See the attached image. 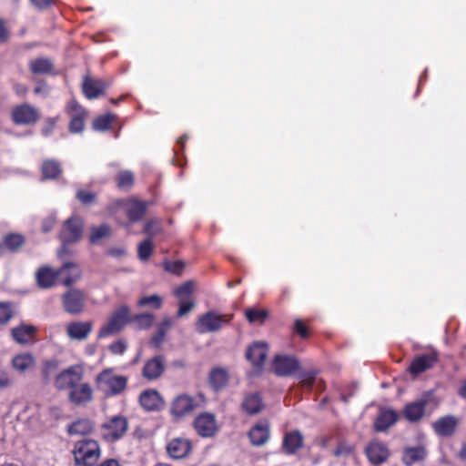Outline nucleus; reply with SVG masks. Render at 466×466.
I'll return each instance as SVG.
<instances>
[{"instance_id": "1", "label": "nucleus", "mask_w": 466, "mask_h": 466, "mask_svg": "<svg viewBox=\"0 0 466 466\" xmlns=\"http://www.w3.org/2000/svg\"><path fill=\"white\" fill-rule=\"evenodd\" d=\"M74 456L78 466H94L99 456L98 443L91 439L78 441L74 447Z\"/></svg>"}, {"instance_id": "2", "label": "nucleus", "mask_w": 466, "mask_h": 466, "mask_svg": "<svg viewBox=\"0 0 466 466\" xmlns=\"http://www.w3.org/2000/svg\"><path fill=\"white\" fill-rule=\"evenodd\" d=\"M232 316L219 315L214 311H208L200 315L196 321V330L200 333L218 331L224 325L229 323Z\"/></svg>"}, {"instance_id": "3", "label": "nucleus", "mask_w": 466, "mask_h": 466, "mask_svg": "<svg viewBox=\"0 0 466 466\" xmlns=\"http://www.w3.org/2000/svg\"><path fill=\"white\" fill-rule=\"evenodd\" d=\"M130 321V310L127 306L116 309L108 321L100 329L99 337H107L119 332Z\"/></svg>"}, {"instance_id": "4", "label": "nucleus", "mask_w": 466, "mask_h": 466, "mask_svg": "<svg viewBox=\"0 0 466 466\" xmlns=\"http://www.w3.org/2000/svg\"><path fill=\"white\" fill-rule=\"evenodd\" d=\"M65 311L72 315L80 314L86 306L85 293L78 289H71L62 295Z\"/></svg>"}, {"instance_id": "5", "label": "nucleus", "mask_w": 466, "mask_h": 466, "mask_svg": "<svg viewBox=\"0 0 466 466\" xmlns=\"http://www.w3.org/2000/svg\"><path fill=\"white\" fill-rule=\"evenodd\" d=\"M128 428L127 420L123 416H115L102 428V436L108 441H115L124 436Z\"/></svg>"}, {"instance_id": "6", "label": "nucleus", "mask_w": 466, "mask_h": 466, "mask_svg": "<svg viewBox=\"0 0 466 466\" xmlns=\"http://www.w3.org/2000/svg\"><path fill=\"white\" fill-rule=\"evenodd\" d=\"M68 398L76 405H82L92 398V389L83 380H68Z\"/></svg>"}, {"instance_id": "7", "label": "nucleus", "mask_w": 466, "mask_h": 466, "mask_svg": "<svg viewBox=\"0 0 466 466\" xmlns=\"http://www.w3.org/2000/svg\"><path fill=\"white\" fill-rule=\"evenodd\" d=\"M272 369L277 376H291L299 369V362L294 356L279 354L274 357Z\"/></svg>"}, {"instance_id": "8", "label": "nucleus", "mask_w": 466, "mask_h": 466, "mask_svg": "<svg viewBox=\"0 0 466 466\" xmlns=\"http://www.w3.org/2000/svg\"><path fill=\"white\" fill-rule=\"evenodd\" d=\"M39 117V111L28 104L19 105L12 111V119L17 125H31L35 123Z\"/></svg>"}, {"instance_id": "9", "label": "nucleus", "mask_w": 466, "mask_h": 466, "mask_svg": "<svg viewBox=\"0 0 466 466\" xmlns=\"http://www.w3.org/2000/svg\"><path fill=\"white\" fill-rule=\"evenodd\" d=\"M438 360V354L431 350L425 354L416 356L411 361L409 370L413 376H418L433 367Z\"/></svg>"}, {"instance_id": "10", "label": "nucleus", "mask_w": 466, "mask_h": 466, "mask_svg": "<svg viewBox=\"0 0 466 466\" xmlns=\"http://www.w3.org/2000/svg\"><path fill=\"white\" fill-rule=\"evenodd\" d=\"M365 453L369 461L375 465L384 463L390 455V451L386 443L379 441H370L365 449Z\"/></svg>"}, {"instance_id": "11", "label": "nucleus", "mask_w": 466, "mask_h": 466, "mask_svg": "<svg viewBox=\"0 0 466 466\" xmlns=\"http://www.w3.org/2000/svg\"><path fill=\"white\" fill-rule=\"evenodd\" d=\"M83 222L81 218L73 217L68 218L62 228L60 233L61 240L64 243L76 242L80 239L82 236Z\"/></svg>"}, {"instance_id": "12", "label": "nucleus", "mask_w": 466, "mask_h": 466, "mask_svg": "<svg viewBox=\"0 0 466 466\" xmlns=\"http://www.w3.org/2000/svg\"><path fill=\"white\" fill-rule=\"evenodd\" d=\"M268 351V348L267 343L255 341L247 349L246 358L257 370H261L265 363Z\"/></svg>"}, {"instance_id": "13", "label": "nucleus", "mask_w": 466, "mask_h": 466, "mask_svg": "<svg viewBox=\"0 0 466 466\" xmlns=\"http://www.w3.org/2000/svg\"><path fill=\"white\" fill-rule=\"evenodd\" d=\"M194 427L197 432L205 438L213 436L218 431L216 418L208 412L198 415L194 420Z\"/></svg>"}, {"instance_id": "14", "label": "nucleus", "mask_w": 466, "mask_h": 466, "mask_svg": "<svg viewBox=\"0 0 466 466\" xmlns=\"http://www.w3.org/2000/svg\"><path fill=\"white\" fill-rule=\"evenodd\" d=\"M399 420V414L391 410L381 408L374 422V430L378 432H385Z\"/></svg>"}, {"instance_id": "15", "label": "nucleus", "mask_w": 466, "mask_h": 466, "mask_svg": "<svg viewBox=\"0 0 466 466\" xmlns=\"http://www.w3.org/2000/svg\"><path fill=\"white\" fill-rule=\"evenodd\" d=\"M12 338L19 344H29L35 340L36 328L29 324H21L11 329Z\"/></svg>"}, {"instance_id": "16", "label": "nucleus", "mask_w": 466, "mask_h": 466, "mask_svg": "<svg viewBox=\"0 0 466 466\" xmlns=\"http://www.w3.org/2000/svg\"><path fill=\"white\" fill-rule=\"evenodd\" d=\"M458 419L454 416L448 415L435 420L432 424L435 432L441 437H450L456 430Z\"/></svg>"}, {"instance_id": "17", "label": "nucleus", "mask_w": 466, "mask_h": 466, "mask_svg": "<svg viewBox=\"0 0 466 466\" xmlns=\"http://www.w3.org/2000/svg\"><path fill=\"white\" fill-rule=\"evenodd\" d=\"M68 111L71 116V121L69 124L70 132H81L84 129V120L86 116V112L76 102H71L68 105Z\"/></svg>"}, {"instance_id": "18", "label": "nucleus", "mask_w": 466, "mask_h": 466, "mask_svg": "<svg viewBox=\"0 0 466 466\" xmlns=\"http://www.w3.org/2000/svg\"><path fill=\"white\" fill-rule=\"evenodd\" d=\"M195 407V401L191 397L181 395L173 401L171 412L175 417L181 418L190 413Z\"/></svg>"}, {"instance_id": "19", "label": "nucleus", "mask_w": 466, "mask_h": 466, "mask_svg": "<svg viewBox=\"0 0 466 466\" xmlns=\"http://www.w3.org/2000/svg\"><path fill=\"white\" fill-rule=\"evenodd\" d=\"M303 436L299 431L285 434L282 441V451L289 455L295 454L303 445Z\"/></svg>"}, {"instance_id": "20", "label": "nucleus", "mask_w": 466, "mask_h": 466, "mask_svg": "<svg viewBox=\"0 0 466 466\" xmlns=\"http://www.w3.org/2000/svg\"><path fill=\"white\" fill-rule=\"evenodd\" d=\"M92 330V325L88 321H74L67 325L66 334L71 339L84 340Z\"/></svg>"}, {"instance_id": "21", "label": "nucleus", "mask_w": 466, "mask_h": 466, "mask_svg": "<svg viewBox=\"0 0 466 466\" xmlns=\"http://www.w3.org/2000/svg\"><path fill=\"white\" fill-rule=\"evenodd\" d=\"M107 85L100 79H94L89 76H86L83 81L82 89L85 96L89 98H96L104 93L106 89Z\"/></svg>"}, {"instance_id": "22", "label": "nucleus", "mask_w": 466, "mask_h": 466, "mask_svg": "<svg viewBox=\"0 0 466 466\" xmlns=\"http://www.w3.org/2000/svg\"><path fill=\"white\" fill-rule=\"evenodd\" d=\"M248 437L250 442L254 446H262L269 439V425L268 422L258 423L253 426L249 432Z\"/></svg>"}, {"instance_id": "23", "label": "nucleus", "mask_w": 466, "mask_h": 466, "mask_svg": "<svg viewBox=\"0 0 466 466\" xmlns=\"http://www.w3.org/2000/svg\"><path fill=\"white\" fill-rule=\"evenodd\" d=\"M122 208L131 222L140 220L146 212V204L142 201L129 199L123 203Z\"/></svg>"}, {"instance_id": "24", "label": "nucleus", "mask_w": 466, "mask_h": 466, "mask_svg": "<svg viewBox=\"0 0 466 466\" xmlns=\"http://www.w3.org/2000/svg\"><path fill=\"white\" fill-rule=\"evenodd\" d=\"M62 284L69 287L76 283L81 278L79 267L74 263H66L59 269Z\"/></svg>"}, {"instance_id": "25", "label": "nucleus", "mask_w": 466, "mask_h": 466, "mask_svg": "<svg viewBox=\"0 0 466 466\" xmlns=\"http://www.w3.org/2000/svg\"><path fill=\"white\" fill-rule=\"evenodd\" d=\"M59 277V270H55L49 267H42L35 273L37 285L42 289H49L55 285Z\"/></svg>"}, {"instance_id": "26", "label": "nucleus", "mask_w": 466, "mask_h": 466, "mask_svg": "<svg viewBox=\"0 0 466 466\" xmlns=\"http://www.w3.org/2000/svg\"><path fill=\"white\" fill-rule=\"evenodd\" d=\"M167 451L170 457L181 459L189 452L190 443L186 439L177 438L167 444Z\"/></svg>"}, {"instance_id": "27", "label": "nucleus", "mask_w": 466, "mask_h": 466, "mask_svg": "<svg viewBox=\"0 0 466 466\" xmlns=\"http://www.w3.org/2000/svg\"><path fill=\"white\" fill-rule=\"evenodd\" d=\"M141 406L147 410H158L162 404V399L157 391L153 390H144L139 396Z\"/></svg>"}, {"instance_id": "28", "label": "nucleus", "mask_w": 466, "mask_h": 466, "mask_svg": "<svg viewBox=\"0 0 466 466\" xmlns=\"http://www.w3.org/2000/svg\"><path fill=\"white\" fill-rule=\"evenodd\" d=\"M426 456L427 451L424 447H410L404 450L402 461L407 466H412L422 461Z\"/></svg>"}, {"instance_id": "29", "label": "nucleus", "mask_w": 466, "mask_h": 466, "mask_svg": "<svg viewBox=\"0 0 466 466\" xmlns=\"http://www.w3.org/2000/svg\"><path fill=\"white\" fill-rule=\"evenodd\" d=\"M425 405V400H419L407 404L403 410L404 417L410 422L419 421L424 415Z\"/></svg>"}, {"instance_id": "30", "label": "nucleus", "mask_w": 466, "mask_h": 466, "mask_svg": "<svg viewBox=\"0 0 466 466\" xmlns=\"http://www.w3.org/2000/svg\"><path fill=\"white\" fill-rule=\"evenodd\" d=\"M98 388L105 397H112L121 393L126 388L127 380H97Z\"/></svg>"}, {"instance_id": "31", "label": "nucleus", "mask_w": 466, "mask_h": 466, "mask_svg": "<svg viewBox=\"0 0 466 466\" xmlns=\"http://www.w3.org/2000/svg\"><path fill=\"white\" fill-rule=\"evenodd\" d=\"M263 402L258 393L247 395L242 402L243 410L249 415L260 412L263 409Z\"/></svg>"}, {"instance_id": "32", "label": "nucleus", "mask_w": 466, "mask_h": 466, "mask_svg": "<svg viewBox=\"0 0 466 466\" xmlns=\"http://www.w3.org/2000/svg\"><path fill=\"white\" fill-rule=\"evenodd\" d=\"M12 364L15 370L25 372L35 366V360L30 353H22L14 357Z\"/></svg>"}, {"instance_id": "33", "label": "nucleus", "mask_w": 466, "mask_h": 466, "mask_svg": "<svg viewBox=\"0 0 466 466\" xmlns=\"http://www.w3.org/2000/svg\"><path fill=\"white\" fill-rule=\"evenodd\" d=\"M164 370V363L160 357L148 360L143 370L146 379H157L161 376Z\"/></svg>"}, {"instance_id": "34", "label": "nucleus", "mask_w": 466, "mask_h": 466, "mask_svg": "<svg viewBox=\"0 0 466 466\" xmlns=\"http://www.w3.org/2000/svg\"><path fill=\"white\" fill-rule=\"evenodd\" d=\"M94 430V424L90 420L82 419L75 421L68 426V433L71 435H86Z\"/></svg>"}, {"instance_id": "35", "label": "nucleus", "mask_w": 466, "mask_h": 466, "mask_svg": "<svg viewBox=\"0 0 466 466\" xmlns=\"http://www.w3.org/2000/svg\"><path fill=\"white\" fill-rule=\"evenodd\" d=\"M196 288L195 282L189 280L175 288L174 295L178 300H192V293Z\"/></svg>"}, {"instance_id": "36", "label": "nucleus", "mask_w": 466, "mask_h": 466, "mask_svg": "<svg viewBox=\"0 0 466 466\" xmlns=\"http://www.w3.org/2000/svg\"><path fill=\"white\" fill-rule=\"evenodd\" d=\"M30 69L34 74H49L53 70V63L47 58H37L32 60L29 64Z\"/></svg>"}, {"instance_id": "37", "label": "nucleus", "mask_w": 466, "mask_h": 466, "mask_svg": "<svg viewBox=\"0 0 466 466\" xmlns=\"http://www.w3.org/2000/svg\"><path fill=\"white\" fill-rule=\"evenodd\" d=\"M111 228L108 225L103 224L100 226L93 227L90 232V242L98 244L102 239L110 237Z\"/></svg>"}, {"instance_id": "38", "label": "nucleus", "mask_w": 466, "mask_h": 466, "mask_svg": "<svg viewBox=\"0 0 466 466\" xmlns=\"http://www.w3.org/2000/svg\"><path fill=\"white\" fill-rule=\"evenodd\" d=\"M154 315L150 313H144L135 315L134 317L130 316V321L133 322L136 329H147L153 324Z\"/></svg>"}, {"instance_id": "39", "label": "nucleus", "mask_w": 466, "mask_h": 466, "mask_svg": "<svg viewBox=\"0 0 466 466\" xmlns=\"http://www.w3.org/2000/svg\"><path fill=\"white\" fill-rule=\"evenodd\" d=\"M42 173L45 178H56L61 173V168L56 161L46 160L42 165Z\"/></svg>"}, {"instance_id": "40", "label": "nucleus", "mask_w": 466, "mask_h": 466, "mask_svg": "<svg viewBox=\"0 0 466 466\" xmlns=\"http://www.w3.org/2000/svg\"><path fill=\"white\" fill-rule=\"evenodd\" d=\"M245 316L250 323L262 324L268 317V311L259 309H248Z\"/></svg>"}, {"instance_id": "41", "label": "nucleus", "mask_w": 466, "mask_h": 466, "mask_svg": "<svg viewBox=\"0 0 466 466\" xmlns=\"http://www.w3.org/2000/svg\"><path fill=\"white\" fill-rule=\"evenodd\" d=\"M137 306L140 308L151 307L153 309H158L162 307V299L158 295L143 297L137 301Z\"/></svg>"}, {"instance_id": "42", "label": "nucleus", "mask_w": 466, "mask_h": 466, "mask_svg": "<svg viewBox=\"0 0 466 466\" xmlns=\"http://www.w3.org/2000/svg\"><path fill=\"white\" fill-rule=\"evenodd\" d=\"M115 116L111 114L100 116L96 117L93 122V127L96 131H105L110 127V125Z\"/></svg>"}, {"instance_id": "43", "label": "nucleus", "mask_w": 466, "mask_h": 466, "mask_svg": "<svg viewBox=\"0 0 466 466\" xmlns=\"http://www.w3.org/2000/svg\"><path fill=\"white\" fill-rule=\"evenodd\" d=\"M24 243V238L19 234L7 235L4 239V248L10 250L17 249Z\"/></svg>"}, {"instance_id": "44", "label": "nucleus", "mask_w": 466, "mask_h": 466, "mask_svg": "<svg viewBox=\"0 0 466 466\" xmlns=\"http://www.w3.org/2000/svg\"><path fill=\"white\" fill-rule=\"evenodd\" d=\"M83 376V367L74 365L63 370L57 379H80Z\"/></svg>"}, {"instance_id": "45", "label": "nucleus", "mask_w": 466, "mask_h": 466, "mask_svg": "<svg viewBox=\"0 0 466 466\" xmlns=\"http://www.w3.org/2000/svg\"><path fill=\"white\" fill-rule=\"evenodd\" d=\"M134 181L133 174L130 171L124 170L119 172L116 177L117 186L122 188H127L132 186Z\"/></svg>"}, {"instance_id": "46", "label": "nucleus", "mask_w": 466, "mask_h": 466, "mask_svg": "<svg viewBox=\"0 0 466 466\" xmlns=\"http://www.w3.org/2000/svg\"><path fill=\"white\" fill-rule=\"evenodd\" d=\"M153 250V243L150 239L142 241L137 248L138 257L141 260H147Z\"/></svg>"}, {"instance_id": "47", "label": "nucleus", "mask_w": 466, "mask_h": 466, "mask_svg": "<svg viewBox=\"0 0 466 466\" xmlns=\"http://www.w3.org/2000/svg\"><path fill=\"white\" fill-rule=\"evenodd\" d=\"M196 303L195 300H178V310H177V318H182L186 316L194 307Z\"/></svg>"}, {"instance_id": "48", "label": "nucleus", "mask_w": 466, "mask_h": 466, "mask_svg": "<svg viewBox=\"0 0 466 466\" xmlns=\"http://www.w3.org/2000/svg\"><path fill=\"white\" fill-rule=\"evenodd\" d=\"M11 305L6 302H0V323H5L12 318Z\"/></svg>"}, {"instance_id": "49", "label": "nucleus", "mask_w": 466, "mask_h": 466, "mask_svg": "<svg viewBox=\"0 0 466 466\" xmlns=\"http://www.w3.org/2000/svg\"><path fill=\"white\" fill-rule=\"evenodd\" d=\"M353 447L346 442H340L337 449L334 451V456L336 457H348L351 454Z\"/></svg>"}, {"instance_id": "50", "label": "nucleus", "mask_w": 466, "mask_h": 466, "mask_svg": "<svg viewBox=\"0 0 466 466\" xmlns=\"http://www.w3.org/2000/svg\"><path fill=\"white\" fill-rule=\"evenodd\" d=\"M228 377H229L228 370L222 366H217L210 370L208 379H227Z\"/></svg>"}, {"instance_id": "51", "label": "nucleus", "mask_w": 466, "mask_h": 466, "mask_svg": "<svg viewBox=\"0 0 466 466\" xmlns=\"http://www.w3.org/2000/svg\"><path fill=\"white\" fill-rule=\"evenodd\" d=\"M58 368V362L56 360H46L43 364V373L46 377L53 375Z\"/></svg>"}, {"instance_id": "52", "label": "nucleus", "mask_w": 466, "mask_h": 466, "mask_svg": "<svg viewBox=\"0 0 466 466\" xmlns=\"http://www.w3.org/2000/svg\"><path fill=\"white\" fill-rule=\"evenodd\" d=\"M185 267L182 261L166 262L165 268L174 274H180Z\"/></svg>"}, {"instance_id": "53", "label": "nucleus", "mask_w": 466, "mask_h": 466, "mask_svg": "<svg viewBox=\"0 0 466 466\" xmlns=\"http://www.w3.org/2000/svg\"><path fill=\"white\" fill-rule=\"evenodd\" d=\"M127 348V342L123 339H119L109 346V350L113 354H123Z\"/></svg>"}, {"instance_id": "54", "label": "nucleus", "mask_w": 466, "mask_h": 466, "mask_svg": "<svg viewBox=\"0 0 466 466\" xmlns=\"http://www.w3.org/2000/svg\"><path fill=\"white\" fill-rule=\"evenodd\" d=\"M76 198L83 203V204H89L91 203L94 198L95 195L91 192L85 191V190H79L76 193Z\"/></svg>"}, {"instance_id": "55", "label": "nucleus", "mask_w": 466, "mask_h": 466, "mask_svg": "<svg viewBox=\"0 0 466 466\" xmlns=\"http://www.w3.org/2000/svg\"><path fill=\"white\" fill-rule=\"evenodd\" d=\"M56 219L54 215L48 216L46 218L43 220L42 223V230L45 233L49 232L56 225Z\"/></svg>"}, {"instance_id": "56", "label": "nucleus", "mask_w": 466, "mask_h": 466, "mask_svg": "<svg viewBox=\"0 0 466 466\" xmlns=\"http://www.w3.org/2000/svg\"><path fill=\"white\" fill-rule=\"evenodd\" d=\"M294 329L301 338L308 336V329L300 319H296Z\"/></svg>"}, {"instance_id": "57", "label": "nucleus", "mask_w": 466, "mask_h": 466, "mask_svg": "<svg viewBox=\"0 0 466 466\" xmlns=\"http://www.w3.org/2000/svg\"><path fill=\"white\" fill-rule=\"evenodd\" d=\"M166 333H167L166 331L161 330L159 328H157V332L152 339L153 343L157 347L159 346L164 341Z\"/></svg>"}, {"instance_id": "58", "label": "nucleus", "mask_w": 466, "mask_h": 466, "mask_svg": "<svg viewBox=\"0 0 466 466\" xmlns=\"http://www.w3.org/2000/svg\"><path fill=\"white\" fill-rule=\"evenodd\" d=\"M56 121L54 118L48 119L42 129V134L46 137L49 136L55 127Z\"/></svg>"}, {"instance_id": "59", "label": "nucleus", "mask_w": 466, "mask_h": 466, "mask_svg": "<svg viewBox=\"0 0 466 466\" xmlns=\"http://www.w3.org/2000/svg\"><path fill=\"white\" fill-rule=\"evenodd\" d=\"M208 382L209 387L216 392L225 388L227 384V380H209Z\"/></svg>"}, {"instance_id": "60", "label": "nucleus", "mask_w": 466, "mask_h": 466, "mask_svg": "<svg viewBox=\"0 0 466 466\" xmlns=\"http://www.w3.org/2000/svg\"><path fill=\"white\" fill-rule=\"evenodd\" d=\"M55 0H31L34 6L38 9H44L53 4Z\"/></svg>"}, {"instance_id": "61", "label": "nucleus", "mask_w": 466, "mask_h": 466, "mask_svg": "<svg viewBox=\"0 0 466 466\" xmlns=\"http://www.w3.org/2000/svg\"><path fill=\"white\" fill-rule=\"evenodd\" d=\"M34 93L35 95H41L45 97L48 95V87L45 84H41L35 87Z\"/></svg>"}, {"instance_id": "62", "label": "nucleus", "mask_w": 466, "mask_h": 466, "mask_svg": "<svg viewBox=\"0 0 466 466\" xmlns=\"http://www.w3.org/2000/svg\"><path fill=\"white\" fill-rule=\"evenodd\" d=\"M172 326V321L169 318H165L161 323L158 325V328L161 329V330H164L166 332L168 331V329L171 328Z\"/></svg>"}, {"instance_id": "63", "label": "nucleus", "mask_w": 466, "mask_h": 466, "mask_svg": "<svg viewBox=\"0 0 466 466\" xmlns=\"http://www.w3.org/2000/svg\"><path fill=\"white\" fill-rule=\"evenodd\" d=\"M15 90L16 94H18L20 96L25 95L26 93V87L20 84L15 85Z\"/></svg>"}, {"instance_id": "64", "label": "nucleus", "mask_w": 466, "mask_h": 466, "mask_svg": "<svg viewBox=\"0 0 466 466\" xmlns=\"http://www.w3.org/2000/svg\"><path fill=\"white\" fill-rule=\"evenodd\" d=\"M100 466H119L116 460L110 459L105 461Z\"/></svg>"}]
</instances>
